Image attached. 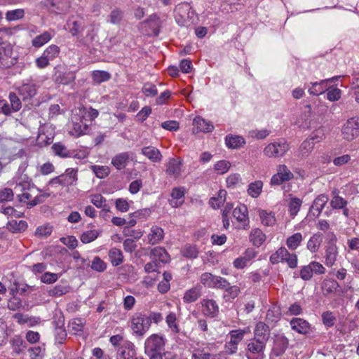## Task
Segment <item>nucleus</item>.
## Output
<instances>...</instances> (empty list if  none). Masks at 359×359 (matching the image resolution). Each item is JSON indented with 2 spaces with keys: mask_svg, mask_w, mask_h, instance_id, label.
I'll use <instances>...</instances> for the list:
<instances>
[{
  "mask_svg": "<svg viewBox=\"0 0 359 359\" xmlns=\"http://www.w3.org/2000/svg\"><path fill=\"white\" fill-rule=\"evenodd\" d=\"M216 276L211 273H203L200 277V282L206 287L213 288Z\"/></svg>",
  "mask_w": 359,
  "mask_h": 359,
  "instance_id": "53",
  "label": "nucleus"
},
{
  "mask_svg": "<svg viewBox=\"0 0 359 359\" xmlns=\"http://www.w3.org/2000/svg\"><path fill=\"white\" fill-rule=\"evenodd\" d=\"M314 144V142L309 138L306 139L301 144L297 152V156L299 158L308 156V155L312 151Z\"/></svg>",
  "mask_w": 359,
  "mask_h": 359,
  "instance_id": "37",
  "label": "nucleus"
},
{
  "mask_svg": "<svg viewBox=\"0 0 359 359\" xmlns=\"http://www.w3.org/2000/svg\"><path fill=\"white\" fill-rule=\"evenodd\" d=\"M60 48L55 44L48 46L43 52V55L45 56L48 61H53L60 54Z\"/></svg>",
  "mask_w": 359,
  "mask_h": 359,
  "instance_id": "51",
  "label": "nucleus"
},
{
  "mask_svg": "<svg viewBox=\"0 0 359 359\" xmlns=\"http://www.w3.org/2000/svg\"><path fill=\"white\" fill-rule=\"evenodd\" d=\"M88 128V125L84 122L83 118H80L79 121L73 120V126L69 134L74 137H79L86 134Z\"/></svg>",
  "mask_w": 359,
  "mask_h": 359,
  "instance_id": "24",
  "label": "nucleus"
},
{
  "mask_svg": "<svg viewBox=\"0 0 359 359\" xmlns=\"http://www.w3.org/2000/svg\"><path fill=\"white\" fill-rule=\"evenodd\" d=\"M184 189L182 187H175L171 192V198L169 200L170 205L173 208H177L184 203Z\"/></svg>",
  "mask_w": 359,
  "mask_h": 359,
  "instance_id": "23",
  "label": "nucleus"
},
{
  "mask_svg": "<svg viewBox=\"0 0 359 359\" xmlns=\"http://www.w3.org/2000/svg\"><path fill=\"white\" fill-rule=\"evenodd\" d=\"M182 162L177 158H170L167 163L166 173L168 175L179 177L181 174Z\"/></svg>",
  "mask_w": 359,
  "mask_h": 359,
  "instance_id": "27",
  "label": "nucleus"
},
{
  "mask_svg": "<svg viewBox=\"0 0 359 359\" xmlns=\"http://www.w3.org/2000/svg\"><path fill=\"white\" fill-rule=\"evenodd\" d=\"M323 241V236L320 233H314L308 241L307 249L312 253L318 251Z\"/></svg>",
  "mask_w": 359,
  "mask_h": 359,
  "instance_id": "32",
  "label": "nucleus"
},
{
  "mask_svg": "<svg viewBox=\"0 0 359 359\" xmlns=\"http://www.w3.org/2000/svg\"><path fill=\"white\" fill-rule=\"evenodd\" d=\"M203 314L208 318H215L219 313L217 302L212 299H203L201 302Z\"/></svg>",
  "mask_w": 359,
  "mask_h": 359,
  "instance_id": "14",
  "label": "nucleus"
},
{
  "mask_svg": "<svg viewBox=\"0 0 359 359\" xmlns=\"http://www.w3.org/2000/svg\"><path fill=\"white\" fill-rule=\"evenodd\" d=\"M100 231L97 229H90L82 233L80 236L81 241L87 244L95 241L100 235Z\"/></svg>",
  "mask_w": 359,
  "mask_h": 359,
  "instance_id": "48",
  "label": "nucleus"
},
{
  "mask_svg": "<svg viewBox=\"0 0 359 359\" xmlns=\"http://www.w3.org/2000/svg\"><path fill=\"white\" fill-rule=\"evenodd\" d=\"M225 143L228 148L238 149L245 144V139L239 135H228L225 137Z\"/></svg>",
  "mask_w": 359,
  "mask_h": 359,
  "instance_id": "28",
  "label": "nucleus"
},
{
  "mask_svg": "<svg viewBox=\"0 0 359 359\" xmlns=\"http://www.w3.org/2000/svg\"><path fill=\"white\" fill-rule=\"evenodd\" d=\"M270 335L269 326L263 322L257 323L254 330V339L266 343L268 341Z\"/></svg>",
  "mask_w": 359,
  "mask_h": 359,
  "instance_id": "18",
  "label": "nucleus"
},
{
  "mask_svg": "<svg viewBox=\"0 0 359 359\" xmlns=\"http://www.w3.org/2000/svg\"><path fill=\"white\" fill-rule=\"evenodd\" d=\"M66 27L72 36H77L83 29L82 20H76L73 18L67 20Z\"/></svg>",
  "mask_w": 359,
  "mask_h": 359,
  "instance_id": "31",
  "label": "nucleus"
},
{
  "mask_svg": "<svg viewBox=\"0 0 359 359\" xmlns=\"http://www.w3.org/2000/svg\"><path fill=\"white\" fill-rule=\"evenodd\" d=\"M290 324L292 330L302 334H307L312 331L310 323L301 318H293Z\"/></svg>",
  "mask_w": 359,
  "mask_h": 359,
  "instance_id": "16",
  "label": "nucleus"
},
{
  "mask_svg": "<svg viewBox=\"0 0 359 359\" xmlns=\"http://www.w3.org/2000/svg\"><path fill=\"white\" fill-rule=\"evenodd\" d=\"M165 322L172 332L175 334L180 332V327L177 323L176 314L174 312H170L167 315Z\"/></svg>",
  "mask_w": 359,
  "mask_h": 359,
  "instance_id": "52",
  "label": "nucleus"
},
{
  "mask_svg": "<svg viewBox=\"0 0 359 359\" xmlns=\"http://www.w3.org/2000/svg\"><path fill=\"white\" fill-rule=\"evenodd\" d=\"M145 22L149 24V27L151 29L154 36H158L159 34L161 27V21L156 14L151 15Z\"/></svg>",
  "mask_w": 359,
  "mask_h": 359,
  "instance_id": "36",
  "label": "nucleus"
},
{
  "mask_svg": "<svg viewBox=\"0 0 359 359\" xmlns=\"http://www.w3.org/2000/svg\"><path fill=\"white\" fill-rule=\"evenodd\" d=\"M53 231V226L49 224H45L39 226L35 231V236L38 238H46L49 236Z\"/></svg>",
  "mask_w": 359,
  "mask_h": 359,
  "instance_id": "55",
  "label": "nucleus"
},
{
  "mask_svg": "<svg viewBox=\"0 0 359 359\" xmlns=\"http://www.w3.org/2000/svg\"><path fill=\"white\" fill-rule=\"evenodd\" d=\"M182 253L183 256L187 258L194 259L198 255V250L196 245H185L182 250Z\"/></svg>",
  "mask_w": 359,
  "mask_h": 359,
  "instance_id": "61",
  "label": "nucleus"
},
{
  "mask_svg": "<svg viewBox=\"0 0 359 359\" xmlns=\"http://www.w3.org/2000/svg\"><path fill=\"white\" fill-rule=\"evenodd\" d=\"M342 137L351 141L359 135V118H351L346 121L341 128Z\"/></svg>",
  "mask_w": 359,
  "mask_h": 359,
  "instance_id": "10",
  "label": "nucleus"
},
{
  "mask_svg": "<svg viewBox=\"0 0 359 359\" xmlns=\"http://www.w3.org/2000/svg\"><path fill=\"white\" fill-rule=\"evenodd\" d=\"M214 129L213 125L210 121L197 116L194 119V133H210Z\"/></svg>",
  "mask_w": 359,
  "mask_h": 359,
  "instance_id": "20",
  "label": "nucleus"
},
{
  "mask_svg": "<svg viewBox=\"0 0 359 359\" xmlns=\"http://www.w3.org/2000/svg\"><path fill=\"white\" fill-rule=\"evenodd\" d=\"M233 216L239 223V228L245 229L249 228L250 221L248 208L245 205H240L233 210Z\"/></svg>",
  "mask_w": 359,
  "mask_h": 359,
  "instance_id": "12",
  "label": "nucleus"
},
{
  "mask_svg": "<svg viewBox=\"0 0 359 359\" xmlns=\"http://www.w3.org/2000/svg\"><path fill=\"white\" fill-rule=\"evenodd\" d=\"M231 168V163L229 161L226 160H221L215 163L214 165V169L217 174L223 175L228 172Z\"/></svg>",
  "mask_w": 359,
  "mask_h": 359,
  "instance_id": "60",
  "label": "nucleus"
},
{
  "mask_svg": "<svg viewBox=\"0 0 359 359\" xmlns=\"http://www.w3.org/2000/svg\"><path fill=\"white\" fill-rule=\"evenodd\" d=\"M167 339L163 334H152L144 341V353L149 357L164 351Z\"/></svg>",
  "mask_w": 359,
  "mask_h": 359,
  "instance_id": "2",
  "label": "nucleus"
},
{
  "mask_svg": "<svg viewBox=\"0 0 359 359\" xmlns=\"http://www.w3.org/2000/svg\"><path fill=\"white\" fill-rule=\"evenodd\" d=\"M266 343L254 338L249 340L245 349V357L248 359H264Z\"/></svg>",
  "mask_w": 359,
  "mask_h": 359,
  "instance_id": "8",
  "label": "nucleus"
},
{
  "mask_svg": "<svg viewBox=\"0 0 359 359\" xmlns=\"http://www.w3.org/2000/svg\"><path fill=\"white\" fill-rule=\"evenodd\" d=\"M338 248L337 245L334 243L329 244L325 252V264L327 266L331 267L332 266L337 259L338 257Z\"/></svg>",
  "mask_w": 359,
  "mask_h": 359,
  "instance_id": "19",
  "label": "nucleus"
},
{
  "mask_svg": "<svg viewBox=\"0 0 359 359\" xmlns=\"http://www.w3.org/2000/svg\"><path fill=\"white\" fill-rule=\"evenodd\" d=\"M141 154L153 163H158L162 160L163 156L159 149L153 146L144 147Z\"/></svg>",
  "mask_w": 359,
  "mask_h": 359,
  "instance_id": "21",
  "label": "nucleus"
},
{
  "mask_svg": "<svg viewBox=\"0 0 359 359\" xmlns=\"http://www.w3.org/2000/svg\"><path fill=\"white\" fill-rule=\"evenodd\" d=\"M266 240V236L259 229H252L250 234V241L253 245L259 247Z\"/></svg>",
  "mask_w": 359,
  "mask_h": 359,
  "instance_id": "35",
  "label": "nucleus"
},
{
  "mask_svg": "<svg viewBox=\"0 0 359 359\" xmlns=\"http://www.w3.org/2000/svg\"><path fill=\"white\" fill-rule=\"evenodd\" d=\"M13 46L7 41H4L0 37V66L4 68H8L16 62L15 57H12Z\"/></svg>",
  "mask_w": 359,
  "mask_h": 359,
  "instance_id": "7",
  "label": "nucleus"
},
{
  "mask_svg": "<svg viewBox=\"0 0 359 359\" xmlns=\"http://www.w3.org/2000/svg\"><path fill=\"white\" fill-rule=\"evenodd\" d=\"M52 150L55 156H58L61 158H70L72 156V151L68 150L61 142L53 144Z\"/></svg>",
  "mask_w": 359,
  "mask_h": 359,
  "instance_id": "40",
  "label": "nucleus"
},
{
  "mask_svg": "<svg viewBox=\"0 0 359 359\" xmlns=\"http://www.w3.org/2000/svg\"><path fill=\"white\" fill-rule=\"evenodd\" d=\"M33 186L32 180L26 174H21L15 177L13 191L20 203H24L29 201L31 198L29 191Z\"/></svg>",
  "mask_w": 359,
  "mask_h": 359,
  "instance_id": "1",
  "label": "nucleus"
},
{
  "mask_svg": "<svg viewBox=\"0 0 359 359\" xmlns=\"http://www.w3.org/2000/svg\"><path fill=\"white\" fill-rule=\"evenodd\" d=\"M20 96L24 101L31 100L34 97L38 90L36 84L31 80H27L18 88Z\"/></svg>",
  "mask_w": 359,
  "mask_h": 359,
  "instance_id": "11",
  "label": "nucleus"
},
{
  "mask_svg": "<svg viewBox=\"0 0 359 359\" xmlns=\"http://www.w3.org/2000/svg\"><path fill=\"white\" fill-rule=\"evenodd\" d=\"M92 78L94 82L100 83L109 80L111 75L105 71L95 70L92 72Z\"/></svg>",
  "mask_w": 359,
  "mask_h": 359,
  "instance_id": "54",
  "label": "nucleus"
},
{
  "mask_svg": "<svg viewBox=\"0 0 359 359\" xmlns=\"http://www.w3.org/2000/svg\"><path fill=\"white\" fill-rule=\"evenodd\" d=\"M174 13L176 22L180 26H187L193 18L194 11L189 4L183 2L176 6Z\"/></svg>",
  "mask_w": 359,
  "mask_h": 359,
  "instance_id": "6",
  "label": "nucleus"
},
{
  "mask_svg": "<svg viewBox=\"0 0 359 359\" xmlns=\"http://www.w3.org/2000/svg\"><path fill=\"white\" fill-rule=\"evenodd\" d=\"M69 286L65 285H57L49 290V295L51 297H60L69 291Z\"/></svg>",
  "mask_w": 359,
  "mask_h": 359,
  "instance_id": "59",
  "label": "nucleus"
},
{
  "mask_svg": "<svg viewBox=\"0 0 359 359\" xmlns=\"http://www.w3.org/2000/svg\"><path fill=\"white\" fill-rule=\"evenodd\" d=\"M131 329L137 336H144L149 330V320L147 315L143 313H136L131 318Z\"/></svg>",
  "mask_w": 359,
  "mask_h": 359,
  "instance_id": "4",
  "label": "nucleus"
},
{
  "mask_svg": "<svg viewBox=\"0 0 359 359\" xmlns=\"http://www.w3.org/2000/svg\"><path fill=\"white\" fill-rule=\"evenodd\" d=\"M347 204V201L338 195L334 196L330 201V205L333 209L344 208Z\"/></svg>",
  "mask_w": 359,
  "mask_h": 359,
  "instance_id": "63",
  "label": "nucleus"
},
{
  "mask_svg": "<svg viewBox=\"0 0 359 359\" xmlns=\"http://www.w3.org/2000/svg\"><path fill=\"white\" fill-rule=\"evenodd\" d=\"M287 255H288V250L285 247H280L270 256V262L273 264L284 262Z\"/></svg>",
  "mask_w": 359,
  "mask_h": 359,
  "instance_id": "42",
  "label": "nucleus"
},
{
  "mask_svg": "<svg viewBox=\"0 0 359 359\" xmlns=\"http://www.w3.org/2000/svg\"><path fill=\"white\" fill-rule=\"evenodd\" d=\"M281 313L278 306H273L266 312V320L269 323L278 322L280 318Z\"/></svg>",
  "mask_w": 359,
  "mask_h": 359,
  "instance_id": "44",
  "label": "nucleus"
},
{
  "mask_svg": "<svg viewBox=\"0 0 359 359\" xmlns=\"http://www.w3.org/2000/svg\"><path fill=\"white\" fill-rule=\"evenodd\" d=\"M55 32L53 29H50L43 32L39 35L36 36L32 40V46L36 48H39L48 43L55 36Z\"/></svg>",
  "mask_w": 359,
  "mask_h": 359,
  "instance_id": "17",
  "label": "nucleus"
},
{
  "mask_svg": "<svg viewBox=\"0 0 359 359\" xmlns=\"http://www.w3.org/2000/svg\"><path fill=\"white\" fill-rule=\"evenodd\" d=\"M277 172L285 182L289 181L294 177L293 173L284 164L279 165L277 167Z\"/></svg>",
  "mask_w": 359,
  "mask_h": 359,
  "instance_id": "64",
  "label": "nucleus"
},
{
  "mask_svg": "<svg viewBox=\"0 0 359 359\" xmlns=\"http://www.w3.org/2000/svg\"><path fill=\"white\" fill-rule=\"evenodd\" d=\"M214 344H206L204 347H194L191 351V359H218L217 354L211 353Z\"/></svg>",
  "mask_w": 359,
  "mask_h": 359,
  "instance_id": "13",
  "label": "nucleus"
},
{
  "mask_svg": "<svg viewBox=\"0 0 359 359\" xmlns=\"http://www.w3.org/2000/svg\"><path fill=\"white\" fill-rule=\"evenodd\" d=\"M136 355L135 345L131 342H128L118 349L116 359H144L143 357H137Z\"/></svg>",
  "mask_w": 359,
  "mask_h": 359,
  "instance_id": "15",
  "label": "nucleus"
},
{
  "mask_svg": "<svg viewBox=\"0 0 359 359\" xmlns=\"http://www.w3.org/2000/svg\"><path fill=\"white\" fill-rule=\"evenodd\" d=\"M76 79V75L74 72H57L55 74V81L56 82L68 85L74 81Z\"/></svg>",
  "mask_w": 359,
  "mask_h": 359,
  "instance_id": "29",
  "label": "nucleus"
},
{
  "mask_svg": "<svg viewBox=\"0 0 359 359\" xmlns=\"http://www.w3.org/2000/svg\"><path fill=\"white\" fill-rule=\"evenodd\" d=\"M303 236L301 233H295L286 239V245L291 250H295L301 245Z\"/></svg>",
  "mask_w": 359,
  "mask_h": 359,
  "instance_id": "41",
  "label": "nucleus"
},
{
  "mask_svg": "<svg viewBox=\"0 0 359 359\" xmlns=\"http://www.w3.org/2000/svg\"><path fill=\"white\" fill-rule=\"evenodd\" d=\"M263 186V182L261 180L250 183L247 189L248 194L254 198L259 197L262 192Z\"/></svg>",
  "mask_w": 359,
  "mask_h": 359,
  "instance_id": "33",
  "label": "nucleus"
},
{
  "mask_svg": "<svg viewBox=\"0 0 359 359\" xmlns=\"http://www.w3.org/2000/svg\"><path fill=\"white\" fill-rule=\"evenodd\" d=\"M124 18V11L118 8L113 9L109 16V22L113 25H119Z\"/></svg>",
  "mask_w": 359,
  "mask_h": 359,
  "instance_id": "46",
  "label": "nucleus"
},
{
  "mask_svg": "<svg viewBox=\"0 0 359 359\" xmlns=\"http://www.w3.org/2000/svg\"><path fill=\"white\" fill-rule=\"evenodd\" d=\"M13 318L20 325L29 324L32 325L34 323L37 322L35 318H31L27 314L16 313Z\"/></svg>",
  "mask_w": 359,
  "mask_h": 359,
  "instance_id": "57",
  "label": "nucleus"
},
{
  "mask_svg": "<svg viewBox=\"0 0 359 359\" xmlns=\"http://www.w3.org/2000/svg\"><path fill=\"white\" fill-rule=\"evenodd\" d=\"M27 228V223L24 220L11 219L7 224V229L13 233L24 231Z\"/></svg>",
  "mask_w": 359,
  "mask_h": 359,
  "instance_id": "39",
  "label": "nucleus"
},
{
  "mask_svg": "<svg viewBox=\"0 0 359 359\" xmlns=\"http://www.w3.org/2000/svg\"><path fill=\"white\" fill-rule=\"evenodd\" d=\"M202 295V287L197 285L189 290H187L183 297V301L186 304L195 302Z\"/></svg>",
  "mask_w": 359,
  "mask_h": 359,
  "instance_id": "22",
  "label": "nucleus"
},
{
  "mask_svg": "<svg viewBox=\"0 0 359 359\" xmlns=\"http://www.w3.org/2000/svg\"><path fill=\"white\" fill-rule=\"evenodd\" d=\"M109 258L111 264L114 266H118L123 262L124 257L122 251L116 248H112L109 250Z\"/></svg>",
  "mask_w": 359,
  "mask_h": 359,
  "instance_id": "30",
  "label": "nucleus"
},
{
  "mask_svg": "<svg viewBox=\"0 0 359 359\" xmlns=\"http://www.w3.org/2000/svg\"><path fill=\"white\" fill-rule=\"evenodd\" d=\"M91 170L97 177L102 179L107 177L109 173V168L105 165H91Z\"/></svg>",
  "mask_w": 359,
  "mask_h": 359,
  "instance_id": "62",
  "label": "nucleus"
},
{
  "mask_svg": "<svg viewBox=\"0 0 359 359\" xmlns=\"http://www.w3.org/2000/svg\"><path fill=\"white\" fill-rule=\"evenodd\" d=\"M327 201L328 197L325 194H320L314 200L312 209L317 212V216L321 213Z\"/></svg>",
  "mask_w": 359,
  "mask_h": 359,
  "instance_id": "43",
  "label": "nucleus"
},
{
  "mask_svg": "<svg viewBox=\"0 0 359 359\" xmlns=\"http://www.w3.org/2000/svg\"><path fill=\"white\" fill-rule=\"evenodd\" d=\"M151 258L155 262H159L163 264L170 261V256L162 247H155L151 250Z\"/></svg>",
  "mask_w": 359,
  "mask_h": 359,
  "instance_id": "25",
  "label": "nucleus"
},
{
  "mask_svg": "<svg viewBox=\"0 0 359 359\" xmlns=\"http://www.w3.org/2000/svg\"><path fill=\"white\" fill-rule=\"evenodd\" d=\"M130 156L128 152H123L116 155L111 159V164L118 170L124 168L128 161Z\"/></svg>",
  "mask_w": 359,
  "mask_h": 359,
  "instance_id": "34",
  "label": "nucleus"
},
{
  "mask_svg": "<svg viewBox=\"0 0 359 359\" xmlns=\"http://www.w3.org/2000/svg\"><path fill=\"white\" fill-rule=\"evenodd\" d=\"M45 345H38L28 349L30 359H43L45 355Z\"/></svg>",
  "mask_w": 359,
  "mask_h": 359,
  "instance_id": "49",
  "label": "nucleus"
},
{
  "mask_svg": "<svg viewBox=\"0 0 359 359\" xmlns=\"http://www.w3.org/2000/svg\"><path fill=\"white\" fill-rule=\"evenodd\" d=\"M54 335L55 341L60 344H62L66 340L67 334L64 326L57 325L55 328Z\"/></svg>",
  "mask_w": 359,
  "mask_h": 359,
  "instance_id": "56",
  "label": "nucleus"
},
{
  "mask_svg": "<svg viewBox=\"0 0 359 359\" xmlns=\"http://www.w3.org/2000/svg\"><path fill=\"white\" fill-rule=\"evenodd\" d=\"M259 215L260 217L262 224L264 226H271L275 224L276 218L274 214L272 212H268L266 210H259Z\"/></svg>",
  "mask_w": 359,
  "mask_h": 359,
  "instance_id": "47",
  "label": "nucleus"
},
{
  "mask_svg": "<svg viewBox=\"0 0 359 359\" xmlns=\"http://www.w3.org/2000/svg\"><path fill=\"white\" fill-rule=\"evenodd\" d=\"M326 272L325 268L320 262L312 261L309 264L301 267L299 271L300 278L305 280H310L313 274L323 275Z\"/></svg>",
  "mask_w": 359,
  "mask_h": 359,
  "instance_id": "9",
  "label": "nucleus"
},
{
  "mask_svg": "<svg viewBox=\"0 0 359 359\" xmlns=\"http://www.w3.org/2000/svg\"><path fill=\"white\" fill-rule=\"evenodd\" d=\"M77 172V169L67 168L65 173L51 179L48 184L51 187H57V185L62 187L72 186L78 180Z\"/></svg>",
  "mask_w": 359,
  "mask_h": 359,
  "instance_id": "5",
  "label": "nucleus"
},
{
  "mask_svg": "<svg viewBox=\"0 0 359 359\" xmlns=\"http://www.w3.org/2000/svg\"><path fill=\"white\" fill-rule=\"evenodd\" d=\"M224 292L223 294V298L226 301H232L234 299H236L239 293H240V288L237 285H230V284L224 289Z\"/></svg>",
  "mask_w": 359,
  "mask_h": 359,
  "instance_id": "45",
  "label": "nucleus"
},
{
  "mask_svg": "<svg viewBox=\"0 0 359 359\" xmlns=\"http://www.w3.org/2000/svg\"><path fill=\"white\" fill-rule=\"evenodd\" d=\"M25 12L22 8H17L14 10L8 11L6 13V20L8 22L16 21L21 20L25 17Z\"/></svg>",
  "mask_w": 359,
  "mask_h": 359,
  "instance_id": "50",
  "label": "nucleus"
},
{
  "mask_svg": "<svg viewBox=\"0 0 359 359\" xmlns=\"http://www.w3.org/2000/svg\"><path fill=\"white\" fill-rule=\"evenodd\" d=\"M339 287V283L334 280H325L322 285V292L325 296L334 293Z\"/></svg>",
  "mask_w": 359,
  "mask_h": 359,
  "instance_id": "38",
  "label": "nucleus"
},
{
  "mask_svg": "<svg viewBox=\"0 0 359 359\" xmlns=\"http://www.w3.org/2000/svg\"><path fill=\"white\" fill-rule=\"evenodd\" d=\"M290 149V144L285 139H279L266 146L263 153L269 158H280Z\"/></svg>",
  "mask_w": 359,
  "mask_h": 359,
  "instance_id": "3",
  "label": "nucleus"
},
{
  "mask_svg": "<svg viewBox=\"0 0 359 359\" xmlns=\"http://www.w3.org/2000/svg\"><path fill=\"white\" fill-rule=\"evenodd\" d=\"M302 201L298 198H292L289 203V212L292 217L297 215L301 208Z\"/></svg>",
  "mask_w": 359,
  "mask_h": 359,
  "instance_id": "58",
  "label": "nucleus"
},
{
  "mask_svg": "<svg viewBox=\"0 0 359 359\" xmlns=\"http://www.w3.org/2000/svg\"><path fill=\"white\" fill-rule=\"evenodd\" d=\"M164 236V231L162 228L158 226H153L149 233L148 242L151 245H155L160 243Z\"/></svg>",
  "mask_w": 359,
  "mask_h": 359,
  "instance_id": "26",
  "label": "nucleus"
}]
</instances>
